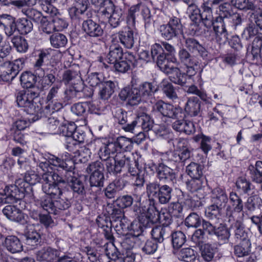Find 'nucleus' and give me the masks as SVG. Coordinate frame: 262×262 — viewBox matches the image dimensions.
Wrapping results in <instances>:
<instances>
[{
  "label": "nucleus",
  "mask_w": 262,
  "mask_h": 262,
  "mask_svg": "<svg viewBox=\"0 0 262 262\" xmlns=\"http://www.w3.org/2000/svg\"><path fill=\"white\" fill-rule=\"evenodd\" d=\"M20 81L21 85L27 90L39 88L35 85L36 81V77L34 75L28 72L23 73L20 77Z\"/></svg>",
  "instance_id": "obj_41"
},
{
  "label": "nucleus",
  "mask_w": 262,
  "mask_h": 262,
  "mask_svg": "<svg viewBox=\"0 0 262 262\" xmlns=\"http://www.w3.org/2000/svg\"><path fill=\"white\" fill-rule=\"evenodd\" d=\"M3 246L11 253H19L23 250L20 241L14 235L7 236L3 243Z\"/></svg>",
  "instance_id": "obj_29"
},
{
  "label": "nucleus",
  "mask_w": 262,
  "mask_h": 262,
  "mask_svg": "<svg viewBox=\"0 0 262 262\" xmlns=\"http://www.w3.org/2000/svg\"><path fill=\"white\" fill-rule=\"evenodd\" d=\"M116 144L119 152H125L130 151L133 148V142L130 138H126L124 136L118 137L116 139Z\"/></svg>",
  "instance_id": "obj_58"
},
{
  "label": "nucleus",
  "mask_w": 262,
  "mask_h": 262,
  "mask_svg": "<svg viewBox=\"0 0 262 262\" xmlns=\"http://www.w3.org/2000/svg\"><path fill=\"white\" fill-rule=\"evenodd\" d=\"M261 206L262 200L257 195H252L248 197L245 204V208L250 212L260 209Z\"/></svg>",
  "instance_id": "obj_49"
},
{
  "label": "nucleus",
  "mask_w": 262,
  "mask_h": 262,
  "mask_svg": "<svg viewBox=\"0 0 262 262\" xmlns=\"http://www.w3.org/2000/svg\"><path fill=\"white\" fill-rule=\"evenodd\" d=\"M126 184L127 181L121 178L115 180L103 189L104 196L108 199H115L125 188Z\"/></svg>",
  "instance_id": "obj_22"
},
{
  "label": "nucleus",
  "mask_w": 262,
  "mask_h": 262,
  "mask_svg": "<svg viewBox=\"0 0 262 262\" xmlns=\"http://www.w3.org/2000/svg\"><path fill=\"white\" fill-rule=\"evenodd\" d=\"M161 88L163 94L169 99L174 100L178 98L177 88L171 83L163 80L161 83Z\"/></svg>",
  "instance_id": "obj_47"
},
{
  "label": "nucleus",
  "mask_w": 262,
  "mask_h": 262,
  "mask_svg": "<svg viewBox=\"0 0 262 262\" xmlns=\"http://www.w3.org/2000/svg\"><path fill=\"white\" fill-rule=\"evenodd\" d=\"M22 12L28 18L38 25L45 17L42 15L41 12L33 8L23 9Z\"/></svg>",
  "instance_id": "obj_59"
},
{
  "label": "nucleus",
  "mask_w": 262,
  "mask_h": 262,
  "mask_svg": "<svg viewBox=\"0 0 262 262\" xmlns=\"http://www.w3.org/2000/svg\"><path fill=\"white\" fill-rule=\"evenodd\" d=\"M52 177H53V175ZM42 178L43 180L46 181L42 185V189L43 192L50 195L51 197V198L56 196L62 195L63 192L62 189L60 188L59 185L60 183H63V182H58L52 178L54 182L51 183L46 174L43 175Z\"/></svg>",
  "instance_id": "obj_24"
},
{
  "label": "nucleus",
  "mask_w": 262,
  "mask_h": 262,
  "mask_svg": "<svg viewBox=\"0 0 262 262\" xmlns=\"http://www.w3.org/2000/svg\"><path fill=\"white\" fill-rule=\"evenodd\" d=\"M128 230L130 231V233L126 234L124 243H128L129 241L132 240V243L130 246H133L135 245L136 243L144 241V237L142 235L144 228L138 222H133L130 223Z\"/></svg>",
  "instance_id": "obj_21"
},
{
  "label": "nucleus",
  "mask_w": 262,
  "mask_h": 262,
  "mask_svg": "<svg viewBox=\"0 0 262 262\" xmlns=\"http://www.w3.org/2000/svg\"><path fill=\"white\" fill-rule=\"evenodd\" d=\"M98 95L100 99L106 100L111 98L116 89L115 82L108 80L104 81L99 87Z\"/></svg>",
  "instance_id": "obj_31"
},
{
  "label": "nucleus",
  "mask_w": 262,
  "mask_h": 262,
  "mask_svg": "<svg viewBox=\"0 0 262 262\" xmlns=\"http://www.w3.org/2000/svg\"><path fill=\"white\" fill-rule=\"evenodd\" d=\"M111 26L114 28L119 26L121 23L123 21L125 18L124 10L121 8H116V10L107 17Z\"/></svg>",
  "instance_id": "obj_39"
},
{
  "label": "nucleus",
  "mask_w": 262,
  "mask_h": 262,
  "mask_svg": "<svg viewBox=\"0 0 262 262\" xmlns=\"http://www.w3.org/2000/svg\"><path fill=\"white\" fill-rule=\"evenodd\" d=\"M154 209L149 206L146 209L147 214L145 215L139 216L138 222L141 224V226L143 228L152 227L154 223L157 221L155 216H154Z\"/></svg>",
  "instance_id": "obj_37"
},
{
  "label": "nucleus",
  "mask_w": 262,
  "mask_h": 262,
  "mask_svg": "<svg viewBox=\"0 0 262 262\" xmlns=\"http://www.w3.org/2000/svg\"><path fill=\"white\" fill-rule=\"evenodd\" d=\"M157 177L161 180H168L173 183L176 181L177 175L174 170L165 165L160 163L156 167Z\"/></svg>",
  "instance_id": "obj_28"
},
{
  "label": "nucleus",
  "mask_w": 262,
  "mask_h": 262,
  "mask_svg": "<svg viewBox=\"0 0 262 262\" xmlns=\"http://www.w3.org/2000/svg\"><path fill=\"white\" fill-rule=\"evenodd\" d=\"M59 250L50 246L43 247L36 253V259L38 261L48 262H59V259L63 257L60 256Z\"/></svg>",
  "instance_id": "obj_18"
},
{
  "label": "nucleus",
  "mask_w": 262,
  "mask_h": 262,
  "mask_svg": "<svg viewBox=\"0 0 262 262\" xmlns=\"http://www.w3.org/2000/svg\"><path fill=\"white\" fill-rule=\"evenodd\" d=\"M17 190L15 186H6L3 190V192H0V204H9L14 203L17 202V197L16 192Z\"/></svg>",
  "instance_id": "obj_30"
},
{
  "label": "nucleus",
  "mask_w": 262,
  "mask_h": 262,
  "mask_svg": "<svg viewBox=\"0 0 262 262\" xmlns=\"http://www.w3.org/2000/svg\"><path fill=\"white\" fill-rule=\"evenodd\" d=\"M26 243L33 248L40 245L41 242L40 234L34 228L28 229L25 233Z\"/></svg>",
  "instance_id": "obj_36"
},
{
  "label": "nucleus",
  "mask_w": 262,
  "mask_h": 262,
  "mask_svg": "<svg viewBox=\"0 0 262 262\" xmlns=\"http://www.w3.org/2000/svg\"><path fill=\"white\" fill-rule=\"evenodd\" d=\"M136 61L134 56L132 54H128V56L125 58V60L121 59L113 64L115 70L120 73H125L130 70L131 66L135 67Z\"/></svg>",
  "instance_id": "obj_32"
},
{
  "label": "nucleus",
  "mask_w": 262,
  "mask_h": 262,
  "mask_svg": "<svg viewBox=\"0 0 262 262\" xmlns=\"http://www.w3.org/2000/svg\"><path fill=\"white\" fill-rule=\"evenodd\" d=\"M40 207L48 213L57 214L61 211L68 209L71 206V200L62 195L53 200L48 196L42 198L39 203Z\"/></svg>",
  "instance_id": "obj_7"
},
{
  "label": "nucleus",
  "mask_w": 262,
  "mask_h": 262,
  "mask_svg": "<svg viewBox=\"0 0 262 262\" xmlns=\"http://www.w3.org/2000/svg\"><path fill=\"white\" fill-rule=\"evenodd\" d=\"M4 214L9 220L20 223L22 224L26 222L25 216L21 210L15 206H6L3 210Z\"/></svg>",
  "instance_id": "obj_27"
},
{
  "label": "nucleus",
  "mask_w": 262,
  "mask_h": 262,
  "mask_svg": "<svg viewBox=\"0 0 262 262\" xmlns=\"http://www.w3.org/2000/svg\"><path fill=\"white\" fill-rule=\"evenodd\" d=\"M137 125L139 126V132L141 129L144 132H148L151 130L154 126V121L148 114L142 113L140 115L137 116Z\"/></svg>",
  "instance_id": "obj_35"
},
{
  "label": "nucleus",
  "mask_w": 262,
  "mask_h": 262,
  "mask_svg": "<svg viewBox=\"0 0 262 262\" xmlns=\"http://www.w3.org/2000/svg\"><path fill=\"white\" fill-rule=\"evenodd\" d=\"M204 166L195 162H191L186 166V172L191 178L205 177L203 176Z\"/></svg>",
  "instance_id": "obj_45"
},
{
  "label": "nucleus",
  "mask_w": 262,
  "mask_h": 262,
  "mask_svg": "<svg viewBox=\"0 0 262 262\" xmlns=\"http://www.w3.org/2000/svg\"><path fill=\"white\" fill-rule=\"evenodd\" d=\"M82 30L85 34L91 37L97 38L103 34V30L100 25L89 18L82 20Z\"/></svg>",
  "instance_id": "obj_23"
},
{
  "label": "nucleus",
  "mask_w": 262,
  "mask_h": 262,
  "mask_svg": "<svg viewBox=\"0 0 262 262\" xmlns=\"http://www.w3.org/2000/svg\"><path fill=\"white\" fill-rule=\"evenodd\" d=\"M132 28L127 26L117 33L119 41L127 49H132L137 39V34L134 31Z\"/></svg>",
  "instance_id": "obj_17"
},
{
  "label": "nucleus",
  "mask_w": 262,
  "mask_h": 262,
  "mask_svg": "<svg viewBox=\"0 0 262 262\" xmlns=\"http://www.w3.org/2000/svg\"><path fill=\"white\" fill-rule=\"evenodd\" d=\"M40 95L39 88L27 90L16 91L15 93L17 105L24 108V111L28 114L35 115L38 119L42 117L40 106L34 101V99Z\"/></svg>",
  "instance_id": "obj_3"
},
{
  "label": "nucleus",
  "mask_w": 262,
  "mask_h": 262,
  "mask_svg": "<svg viewBox=\"0 0 262 262\" xmlns=\"http://www.w3.org/2000/svg\"><path fill=\"white\" fill-rule=\"evenodd\" d=\"M228 21L225 20L221 16H217L215 18L213 23V31L215 33V39L220 44L225 43L228 40L229 30H231L228 26Z\"/></svg>",
  "instance_id": "obj_12"
},
{
  "label": "nucleus",
  "mask_w": 262,
  "mask_h": 262,
  "mask_svg": "<svg viewBox=\"0 0 262 262\" xmlns=\"http://www.w3.org/2000/svg\"><path fill=\"white\" fill-rule=\"evenodd\" d=\"M179 62L183 65L194 64L196 59L184 48L180 49L178 53Z\"/></svg>",
  "instance_id": "obj_53"
},
{
  "label": "nucleus",
  "mask_w": 262,
  "mask_h": 262,
  "mask_svg": "<svg viewBox=\"0 0 262 262\" xmlns=\"http://www.w3.org/2000/svg\"><path fill=\"white\" fill-rule=\"evenodd\" d=\"M176 149L171 153L170 160L175 162H184L192 156V150L187 140L184 138L176 139L173 142Z\"/></svg>",
  "instance_id": "obj_8"
},
{
  "label": "nucleus",
  "mask_w": 262,
  "mask_h": 262,
  "mask_svg": "<svg viewBox=\"0 0 262 262\" xmlns=\"http://www.w3.org/2000/svg\"><path fill=\"white\" fill-rule=\"evenodd\" d=\"M228 199L225 190L220 187H216L211 191V203L223 210L227 206Z\"/></svg>",
  "instance_id": "obj_25"
},
{
  "label": "nucleus",
  "mask_w": 262,
  "mask_h": 262,
  "mask_svg": "<svg viewBox=\"0 0 262 262\" xmlns=\"http://www.w3.org/2000/svg\"><path fill=\"white\" fill-rule=\"evenodd\" d=\"M203 11L201 12L200 19H201L207 28H210L215 21L214 19L212 9L209 6L203 4L202 6Z\"/></svg>",
  "instance_id": "obj_44"
},
{
  "label": "nucleus",
  "mask_w": 262,
  "mask_h": 262,
  "mask_svg": "<svg viewBox=\"0 0 262 262\" xmlns=\"http://www.w3.org/2000/svg\"><path fill=\"white\" fill-rule=\"evenodd\" d=\"M247 56L253 61L262 63V34L256 36L247 47Z\"/></svg>",
  "instance_id": "obj_20"
},
{
  "label": "nucleus",
  "mask_w": 262,
  "mask_h": 262,
  "mask_svg": "<svg viewBox=\"0 0 262 262\" xmlns=\"http://www.w3.org/2000/svg\"><path fill=\"white\" fill-rule=\"evenodd\" d=\"M171 237V244L174 250H178L182 247L186 242V237L185 234L181 231H177L174 232H170Z\"/></svg>",
  "instance_id": "obj_48"
},
{
  "label": "nucleus",
  "mask_w": 262,
  "mask_h": 262,
  "mask_svg": "<svg viewBox=\"0 0 262 262\" xmlns=\"http://www.w3.org/2000/svg\"><path fill=\"white\" fill-rule=\"evenodd\" d=\"M171 232L169 227L155 226L151 231L152 238L158 243H162L165 237H168Z\"/></svg>",
  "instance_id": "obj_33"
},
{
  "label": "nucleus",
  "mask_w": 262,
  "mask_h": 262,
  "mask_svg": "<svg viewBox=\"0 0 262 262\" xmlns=\"http://www.w3.org/2000/svg\"><path fill=\"white\" fill-rule=\"evenodd\" d=\"M166 74L170 80L177 84L184 85L187 81L185 73L181 71L180 69L170 63L162 71Z\"/></svg>",
  "instance_id": "obj_19"
},
{
  "label": "nucleus",
  "mask_w": 262,
  "mask_h": 262,
  "mask_svg": "<svg viewBox=\"0 0 262 262\" xmlns=\"http://www.w3.org/2000/svg\"><path fill=\"white\" fill-rule=\"evenodd\" d=\"M11 67V61H7L0 63V74L3 81H9L14 79V77H12Z\"/></svg>",
  "instance_id": "obj_57"
},
{
  "label": "nucleus",
  "mask_w": 262,
  "mask_h": 262,
  "mask_svg": "<svg viewBox=\"0 0 262 262\" xmlns=\"http://www.w3.org/2000/svg\"><path fill=\"white\" fill-rule=\"evenodd\" d=\"M203 219L195 212L190 213L185 219L184 224L188 228H198L201 226Z\"/></svg>",
  "instance_id": "obj_52"
},
{
  "label": "nucleus",
  "mask_w": 262,
  "mask_h": 262,
  "mask_svg": "<svg viewBox=\"0 0 262 262\" xmlns=\"http://www.w3.org/2000/svg\"><path fill=\"white\" fill-rule=\"evenodd\" d=\"M105 165L107 172L111 174L116 176L122 172H127L132 176H135L137 174L139 164L126 153L119 152L113 157V160H107Z\"/></svg>",
  "instance_id": "obj_2"
},
{
  "label": "nucleus",
  "mask_w": 262,
  "mask_h": 262,
  "mask_svg": "<svg viewBox=\"0 0 262 262\" xmlns=\"http://www.w3.org/2000/svg\"><path fill=\"white\" fill-rule=\"evenodd\" d=\"M235 184L237 189L241 191L244 194L252 195L254 193V185L245 178H238Z\"/></svg>",
  "instance_id": "obj_40"
},
{
  "label": "nucleus",
  "mask_w": 262,
  "mask_h": 262,
  "mask_svg": "<svg viewBox=\"0 0 262 262\" xmlns=\"http://www.w3.org/2000/svg\"><path fill=\"white\" fill-rule=\"evenodd\" d=\"M57 100H54L52 102H46L47 105L41 112L42 117H47L55 112H57L62 108L63 105L61 102H57Z\"/></svg>",
  "instance_id": "obj_60"
},
{
  "label": "nucleus",
  "mask_w": 262,
  "mask_h": 262,
  "mask_svg": "<svg viewBox=\"0 0 262 262\" xmlns=\"http://www.w3.org/2000/svg\"><path fill=\"white\" fill-rule=\"evenodd\" d=\"M151 112L153 115L159 117L179 118L181 115V108L175 107L163 100H159L152 106Z\"/></svg>",
  "instance_id": "obj_9"
},
{
  "label": "nucleus",
  "mask_w": 262,
  "mask_h": 262,
  "mask_svg": "<svg viewBox=\"0 0 262 262\" xmlns=\"http://www.w3.org/2000/svg\"><path fill=\"white\" fill-rule=\"evenodd\" d=\"M49 162L51 164L62 169L64 171L60 176L55 173L53 174V178L55 181L67 183L74 195L83 196L85 194V181L81 177L75 176L73 171L75 164L72 159H63L52 156L49 158Z\"/></svg>",
  "instance_id": "obj_1"
},
{
  "label": "nucleus",
  "mask_w": 262,
  "mask_h": 262,
  "mask_svg": "<svg viewBox=\"0 0 262 262\" xmlns=\"http://www.w3.org/2000/svg\"><path fill=\"white\" fill-rule=\"evenodd\" d=\"M154 216L157 221L159 220L162 226L169 227L172 222V215L168 211L159 212L157 208L154 209Z\"/></svg>",
  "instance_id": "obj_61"
},
{
  "label": "nucleus",
  "mask_w": 262,
  "mask_h": 262,
  "mask_svg": "<svg viewBox=\"0 0 262 262\" xmlns=\"http://www.w3.org/2000/svg\"><path fill=\"white\" fill-rule=\"evenodd\" d=\"M120 128L125 132L138 134L139 129V126L137 125V116L133 117L129 116L127 119V121L123 123Z\"/></svg>",
  "instance_id": "obj_56"
},
{
  "label": "nucleus",
  "mask_w": 262,
  "mask_h": 262,
  "mask_svg": "<svg viewBox=\"0 0 262 262\" xmlns=\"http://www.w3.org/2000/svg\"><path fill=\"white\" fill-rule=\"evenodd\" d=\"M123 52L120 47L112 46L106 58V61L110 64H114L116 62L123 59Z\"/></svg>",
  "instance_id": "obj_43"
},
{
  "label": "nucleus",
  "mask_w": 262,
  "mask_h": 262,
  "mask_svg": "<svg viewBox=\"0 0 262 262\" xmlns=\"http://www.w3.org/2000/svg\"><path fill=\"white\" fill-rule=\"evenodd\" d=\"M224 19L228 21V26L231 30H236L237 26L241 25L243 20L242 15L238 13H232L230 16L225 17Z\"/></svg>",
  "instance_id": "obj_64"
},
{
  "label": "nucleus",
  "mask_w": 262,
  "mask_h": 262,
  "mask_svg": "<svg viewBox=\"0 0 262 262\" xmlns=\"http://www.w3.org/2000/svg\"><path fill=\"white\" fill-rule=\"evenodd\" d=\"M199 247L203 259L207 262L211 261L214 257L215 249L209 244H204Z\"/></svg>",
  "instance_id": "obj_62"
},
{
  "label": "nucleus",
  "mask_w": 262,
  "mask_h": 262,
  "mask_svg": "<svg viewBox=\"0 0 262 262\" xmlns=\"http://www.w3.org/2000/svg\"><path fill=\"white\" fill-rule=\"evenodd\" d=\"M119 97L122 101H127V104L130 106L139 104L144 99L137 87L124 88L119 93Z\"/></svg>",
  "instance_id": "obj_14"
},
{
  "label": "nucleus",
  "mask_w": 262,
  "mask_h": 262,
  "mask_svg": "<svg viewBox=\"0 0 262 262\" xmlns=\"http://www.w3.org/2000/svg\"><path fill=\"white\" fill-rule=\"evenodd\" d=\"M183 28L181 19L171 15L169 16V20L166 24L160 26L159 30L163 38L169 40L183 35Z\"/></svg>",
  "instance_id": "obj_6"
},
{
  "label": "nucleus",
  "mask_w": 262,
  "mask_h": 262,
  "mask_svg": "<svg viewBox=\"0 0 262 262\" xmlns=\"http://www.w3.org/2000/svg\"><path fill=\"white\" fill-rule=\"evenodd\" d=\"M33 27L31 21L26 18H20L15 21V17L9 14L0 15V27L8 37L13 36L16 31L21 34H27L33 30Z\"/></svg>",
  "instance_id": "obj_4"
},
{
  "label": "nucleus",
  "mask_w": 262,
  "mask_h": 262,
  "mask_svg": "<svg viewBox=\"0 0 262 262\" xmlns=\"http://www.w3.org/2000/svg\"><path fill=\"white\" fill-rule=\"evenodd\" d=\"M186 47L192 53L198 54L204 59L208 58V52L207 50L195 38L188 37L186 38Z\"/></svg>",
  "instance_id": "obj_26"
},
{
  "label": "nucleus",
  "mask_w": 262,
  "mask_h": 262,
  "mask_svg": "<svg viewBox=\"0 0 262 262\" xmlns=\"http://www.w3.org/2000/svg\"><path fill=\"white\" fill-rule=\"evenodd\" d=\"M11 42L16 50L20 53H25L28 49V44L26 39L20 35L11 36Z\"/></svg>",
  "instance_id": "obj_54"
},
{
  "label": "nucleus",
  "mask_w": 262,
  "mask_h": 262,
  "mask_svg": "<svg viewBox=\"0 0 262 262\" xmlns=\"http://www.w3.org/2000/svg\"><path fill=\"white\" fill-rule=\"evenodd\" d=\"M150 54H151L152 61L156 62L161 71L170 64L166 53L160 44L155 43L151 46Z\"/></svg>",
  "instance_id": "obj_16"
},
{
  "label": "nucleus",
  "mask_w": 262,
  "mask_h": 262,
  "mask_svg": "<svg viewBox=\"0 0 262 262\" xmlns=\"http://www.w3.org/2000/svg\"><path fill=\"white\" fill-rule=\"evenodd\" d=\"M53 55H51L48 51H41L38 55L36 61L34 64V68L37 74V71L38 70H42L41 67L46 64H48L46 62L53 57Z\"/></svg>",
  "instance_id": "obj_63"
},
{
  "label": "nucleus",
  "mask_w": 262,
  "mask_h": 262,
  "mask_svg": "<svg viewBox=\"0 0 262 262\" xmlns=\"http://www.w3.org/2000/svg\"><path fill=\"white\" fill-rule=\"evenodd\" d=\"M175 253L180 260L184 262H192L196 258V252L190 247L182 248Z\"/></svg>",
  "instance_id": "obj_42"
},
{
  "label": "nucleus",
  "mask_w": 262,
  "mask_h": 262,
  "mask_svg": "<svg viewBox=\"0 0 262 262\" xmlns=\"http://www.w3.org/2000/svg\"><path fill=\"white\" fill-rule=\"evenodd\" d=\"M201 102L198 98H189L185 105V112L190 116H196L200 113Z\"/></svg>",
  "instance_id": "obj_34"
},
{
  "label": "nucleus",
  "mask_w": 262,
  "mask_h": 262,
  "mask_svg": "<svg viewBox=\"0 0 262 262\" xmlns=\"http://www.w3.org/2000/svg\"><path fill=\"white\" fill-rule=\"evenodd\" d=\"M147 195L149 198V205L155 208V199L160 204H169L172 199L173 189L167 184L161 185L158 182H149L146 187Z\"/></svg>",
  "instance_id": "obj_5"
},
{
  "label": "nucleus",
  "mask_w": 262,
  "mask_h": 262,
  "mask_svg": "<svg viewBox=\"0 0 262 262\" xmlns=\"http://www.w3.org/2000/svg\"><path fill=\"white\" fill-rule=\"evenodd\" d=\"M74 6L69 9V13L73 20L84 19L90 18L91 13L88 11L90 6L89 0H74Z\"/></svg>",
  "instance_id": "obj_11"
},
{
  "label": "nucleus",
  "mask_w": 262,
  "mask_h": 262,
  "mask_svg": "<svg viewBox=\"0 0 262 262\" xmlns=\"http://www.w3.org/2000/svg\"><path fill=\"white\" fill-rule=\"evenodd\" d=\"M97 222L98 226L103 228L105 237L110 241H114V237L112 232V221L111 220H108L106 217H100L99 220H97Z\"/></svg>",
  "instance_id": "obj_46"
},
{
  "label": "nucleus",
  "mask_w": 262,
  "mask_h": 262,
  "mask_svg": "<svg viewBox=\"0 0 262 262\" xmlns=\"http://www.w3.org/2000/svg\"><path fill=\"white\" fill-rule=\"evenodd\" d=\"M143 99L151 96L158 91V88L154 82H144L137 87Z\"/></svg>",
  "instance_id": "obj_38"
},
{
  "label": "nucleus",
  "mask_w": 262,
  "mask_h": 262,
  "mask_svg": "<svg viewBox=\"0 0 262 262\" xmlns=\"http://www.w3.org/2000/svg\"><path fill=\"white\" fill-rule=\"evenodd\" d=\"M206 184L205 177L191 178L186 182L187 189L191 192H195L201 189Z\"/></svg>",
  "instance_id": "obj_50"
},
{
  "label": "nucleus",
  "mask_w": 262,
  "mask_h": 262,
  "mask_svg": "<svg viewBox=\"0 0 262 262\" xmlns=\"http://www.w3.org/2000/svg\"><path fill=\"white\" fill-rule=\"evenodd\" d=\"M50 41L51 46L55 48L64 47L68 42L66 35L60 33H55L51 35Z\"/></svg>",
  "instance_id": "obj_55"
},
{
  "label": "nucleus",
  "mask_w": 262,
  "mask_h": 262,
  "mask_svg": "<svg viewBox=\"0 0 262 262\" xmlns=\"http://www.w3.org/2000/svg\"><path fill=\"white\" fill-rule=\"evenodd\" d=\"M228 201L230 203V205L227 208V211H230L232 209L229 219L236 218L240 217L242 214H244L241 212L244 208V203L240 196H239L236 192L231 191L229 193Z\"/></svg>",
  "instance_id": "obj_15"
},
{
  "label": "nucleus",
  "mask_w": 262,
  "mask_h": 262,
  "mask_svg": "<svg viewBox=\"0 0 262 262\" xmlns=\"http://www.w3.org/2000/svg\"><path fill=\"white\" fill-rule=\"evenodd\" d=\"M243 218L244 214H242L240 217L229 219V222L230 223L229 230L232 233V238L236 243L250 240L245 229Z\"/></svg>",
  "instance_id": "obj_10"
},
{
  "label": "nucleus",
  "mask_w": 262,
  "mask_h": 262,
  "mask_svg": "<svg viewBox=\"0 0 262 262\" xmlns=\"http://www.w3.org/2000/svg\"><path fill=\"white\" fill-rule=\"evenodd\" d=\"M250 240L239 242L234 247V254L242 262H255V256L251 253Z\"/></svg>",
  "instance_id": "obj_13"
},
{
  "label": "nucleus",
  "mask_w": 262,
  "mask_h": 262,
  "mask_svg": "<svg viewBox=\"0 0 262 262\" xmlns=\"http://www.w3.org/2000/svg\"><path fill=\"white\" fill-rule=\"evenodd\" d=\"M250 177L252 181L256 183H260L262 181V161H258L255 166L249 167Z\"/></svg>",
  "instance_id": "obj_51"
}]
</instances>
